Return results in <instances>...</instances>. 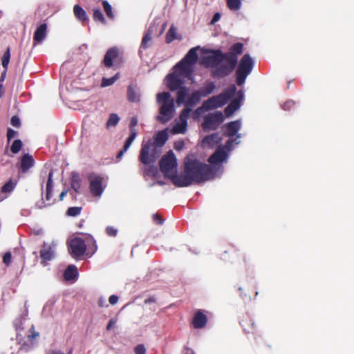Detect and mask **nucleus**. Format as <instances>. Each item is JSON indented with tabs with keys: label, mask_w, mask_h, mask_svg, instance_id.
<instances>
[{
	"label": "nucleus",
	"mask_w": 354,
	"mask_h": 354,
	"mask_svg": "<svg viewBox=\"0 0 354 354\" xmlns=\"http://www.w3.org/2000/svg\"><path fill=\"white\" fill-rule=\"evenodd\" d=\"M243 52V44L236 42L225 53L220 49L212 50V55L205 56L201 64L212 69L211 76L214 78L227 77L237 66L235 72L236 83L238 86H242L254 67V62L249 54H245L238 64V57Z\"/></svg>",
	"instance_id": "obj_1"
},
{
	"label": "nucleus",
	"mask_w": 354,
	"mask_h": 354,
	"mask_svg": "<svg viewBox=\"0 0 354 354\" xmlns=\"http://www.w3.org/2000/svg\"><path fill=\"white\" fill-rule=\"evenodd\" d=\"M184 175L174 176V185L178 187H188L193 183L200 184L215 177L214 167L201 162L194 154L187 155L184 160Z\"/></svg>",
	"instance_id": "obj_2"
},
{
	"label": "nucleus",
	"mask_w": 354,
	"mask_h": 354,
	"mask_svg": "<svg viewBox=\"0 0 354 354\" xmlns=\"http://www.w3.org/2000/svg\"><path fill=\"white\" fill-rule=\"evenodd\" d=\"M167 139V133L165 131H161L156 134L153 142L151 140H149L146 143L142 144L139 156L140 161L144 165H149L150 162H153V155L149 156L151 149L153 147V151H155L156 147H162Z\"/></svg>",
	"instance_id": "obj_3"
},
{
	"label": "nucleus",
	"mask_w": 354,
	"mask_h": 354,
	"mask_svg": "<svg viewBox=\"0 0 354 354\" xmlns=\"http://www.w3.org/2000/svg\"><path fill=\"white\" fill-rule=\"evenodd\" d=\"M236 87L231 84L228 88L224 89L219 95L213 96L203 102L202 107L196 109H203L206 111L215 109L224 106L236 93Z\"/></svg>",
	"instance_id": "obj_4"
},
{
	"label": "nucleus",
	"mask_w": 354,
	"mask_h": 354,
	"mask_svg": "<svg viewBox=\"0 0 354 354\" xmlns=\"http://www.w3.org/2000/svg\"><path fill=\"white\" fill-rule=\"evenodd\" d=\"M198 48V46L192 48L174 67L184 77H190L193 73L192 66L197 62L198 59L197 53Z\"/></svg>",
	"instance_id": "obj_5"
},
{
	"label": "nucleus",
	"mask_w": 354,
	"mask_h": 354,
	"mask_svg": "<svg viewBox=\"0 0 354 354\" xmlns=\"http://www.w3.org/2000/svg\"><path fill=\"white\" fill-rule=\"evenodd\" d=\"M160 169L165 177L170 179L174 185V176H179L177 174V160L172 151H169L164 155L159 162Z\"/></svg>",
	"instance_id": "obj_6"
},
{
	"label": "nucleus",
	"mask_w": 354,
	"mask_h": 354,
	"mask_svg": "<svg viewBox=\"0 0 354 354\" xmlns=\"http://www.w3.org/2000/svg\"><path fill=\"white\" fill-rule=\"evenodd\" d=\"M223 120L224 116L223 113L216 111L212 113H209L204 117L202 126L205 131L216 130Z\"/></svg>",
	"instance_id": "obj_7"
},
{
	"label": "nucleus",
	"mask_w": 354,
	"mask_h": 354,
	"mask_svg": "<svg viewBox=\"0 0 354 354\" xmlns=\"http://www.w3.org/2000/svg\"><path fill=\"white\" fill-rule=\"evenodd\" d=\"M89 189L93 196L100 197L104 192L102 186L104 178L102 176L91 173L88 176Z\"/></svg>",
	"instance_id": "obj_8"
},
{
	"label": "nucleus",
	"mask_w": 354,
	"mask_h": 354,
	"mask_svg": "<svg viewBox=\"0 0 354 354\" xmlns=\"http://www.w3.org/2000/svg\"><path fill=\"white\" fill-rule=\"evenodd\" d=\"M86 250L84 241L80 237L72 239L68 244V251L74 258H78L84 255Z\"/></svg>",
	"instance_id": "obj_9"
},
{
	"label": "nucleus",
	"mask_w": 354,
	"mask_h": 354,
	"mask_svg": "<svg viewBox=\"0 0 354 354\" xmlns=\"http://www.w3.org/2000/svg\"><path fill=\"white\" fill-rule=\"evenodd\" d=\"M174 109V100L171 99L169 102L162 103L160 109V115L157 117V120L162 123L169 122L173 118Z\"/></svg>",
	"instance_id": "obj_10"
},
{
	"label": "nucleus",
	"mask_w": 354,
	"mask_h": 354,
	"mask_svg": "<svg viewBox=\"0 0 354 354\" xmlns=\"http://www.w3.org/2000/svg\"><path fill=\"white\" fill-rule=\"evenodd\" d=\"M178 71L176 70V73L169 74L166 77L167 86L171 91H174L184 86V80L181 78Z\"/></svg>",
	"instance_id": "obj_11"
},
{
	"label": "nucleus",
	"mask_w": 354,
	"mask_h": 354,
	"mask_svg": "<svg viewBox=\"0 0 354 354\" xmlns=\"http://www.w3.org/2000/svg\"><path fill=\"white\" fill-rule=\"evenodd\" d=\"M241 122L239 120H234L226 123L223 127V134L227 137H233L236 136V138H240L241 134L238 133L241 129Z\"/></svg>",
	"instance_id": "obj_12"
},
{
	"label": "nucleus",
	"mask_w": 354,
	"mask_h": 354,
	"mask_svg": "<svg viewBox=\"0 0 354 354\" xmlns=\"http://www.w3.org/2000/svg\"><path fill=\"white\" fill-rule=\"evenodd\" d=\"M240 324L243 330L248 334H256L257 328L254 320L248 315H243L241 319Z\"/></svg>",
	"instance_id": "obj_13"
},
{
	"label": "nucleus",
	"mask_w": 354,
	"mask_h": 354,
	"mask_svg": "<svg viewBox=\"0 0 354 354\" xmlns=\"http://www.w3.org/2000/svg\"><path fill=\"white\" fill-rule=\"evenodd\" d=\"M227 157V152L224 148L218 147L214 153L208 158V162L212 165L222 163Z\"/></svg>",
	"instance_id": "obj_14"
},
{
	"label": "nucleus",
	"mask_w": 354,
	"mask_h": 354,
	"mask_svg": "<svg viewBox=\"0 0 354 354\" xmlns=\"http://www.w3.org/2000/svg\"><path fill=\"white\" fill-rule=\"evenodd\" d=\"M207 322V316L201 310H198L193 317L192 325L195 328H203L206 326Z\"/></svg>",
	"instance_id": "obj_15"
},
{
	"label": "nucleus",
	"mask_w": 354,
	"mask_h": 354,
	"mask_svg": "<svg viewBox=\"0 0 354 354\" xmlns=\"http://www.w3.org/2000/svg\"><path fill=\"white\" fill-rule=\"evenodd\" d=\"M119 55V50L117 48L113 47L109 48L104 57L103 64L107 67L110 68L113 64V60L116 59Z\"/></svg>",
	"instance_id": "obj_16"
},
{
	"label": "nucleus",
	"mask_w": 354,
	"mask_h": 354,
	"mask_svg": "<svg viewBox=\"0 0 354 354\" xmlns=\"http://www.w3.org/2000/svg\"><path fill=\"white\" fill-rule=\"evenodd\" d=\"M35 164L32 156L28 153L23 155L21 159L19 172L26 173Z\"/></svg>",
	"instance_id": "obj_17"
},
{
	"label": "nucleus",
	"mask_w": 354,
	"mask_h": 354,
	"mask_svg": "<svg viewBox=\"0 0 354 354\" xmlns=\"http://www.w3.org/2000/svg\"><path fill=\"white\" fill-rule=\"evenodd\" d=\"M252 258L250 254L243 253L239 257L237 265L240 268L248 270L252 266Z\"/></svg>",
	"instance_id": "obj_18"
},
{
	"label": "nucleus",
	"mask_w": 354,
	"mask_h": 354,
	"mask_svg": "<svg viewBox=\"0 0 354 354\" xmlns=\"http://www.w3.org/2000/svg\"><path fill=\"white\" fill-rule=\"evenodd\" d=\"M47 35V25L46 24H41L36 30L33 35V40L35 43H41L46 38Z\"/></svg>",
	"instance_id": "obj_19"
},
{
	"label": "nucleus",
	"mask_w": 354,
	"mask_h": 354,
	"mask_svg": "<svg viewBox=\"0 0 354 354\" xmlns=\"http://www.w3.org/2000/svg\"><path fill=\"white\" fill-rule=\"evenodd\" d=\"M10 59V48L8 47L5 53H3L1 57V63L3 67V71H2L0 76V82H2L5 80L6 72L8 70V64Z\"/></svg>",
	"instance_id": "obj_20"
},
{
	"label": "nucleus",
	"mask_w": 354,
	"mask_h": 354,
	"mask_svg": "<svg viewBox=\"0 0 354 354\" xmlns=\"http://www.w3.org/2000/svg\"><path fill=\"white\" fill-rule=\"evenodd\" d=\"M176 91V104L178 106L183 104L185 105L186 98L188 97L189 88L184 86Z\"/></svg>",
	"instance_id": "obj_21"
},
{
	"label": "nucleus",
	"mask_w": 354,
	"mask_h": 354,
	"mask_svg": "<svg viewBox=\"0 0 354 354\" xmlns=\"http://www.w3.org/2000/svg\"><path fill=\"white\" fill-rule=\"evenodd\" d=\"M73 12L75 17L82 23L88 21V17L85 10L78 4H75L73 7Z\"/></svg>",
	"instance_id": "obj_22"
},
{
	"label": "nucleus",
	"mask_w": 354,
	"mask_h": 354,
	"mask_svg": "<svg viewBox=\"0 0 354 354\" xmlns=\"http://www.w3.org/2000/svg\"><path fill=\"white\" fill-rule=\"evenodd\" d=\"M202 95L199 93V91H194L192 93L187 97V100L185 102V106H189V108L194 106L201 101Z\"/></svg>",
	"instance_id": "obj_23"
},
{
	"label": "nucleus",
	"mask_w": 354,
	"mask_h": 354,
	"mask_svg": "<svg viewBox=\"0 0 354 354\" xmlns=\"http://www.w3.org/2000/svg\"><path fill=\"white\" fill-rule=\"evenodd\" d=\"M221 141V138L218 136V133H214L211 135L205 136L203 139V143L204 145H207L211 147H214Z\"/></svg>",
	"instance_id": "obj_24"
},
{
	"label": "nucleus",
	"mask_w": 354,
	"mask_h": 354,
	"mask_svg": "<svg viewBox=\"0 0 354 354\" xmlns=\"http://www.w3.org/2000/svg\"><path fill=\"white\" fill-rule=\"evenodd\" d=\"M152 33L153 30L151 29H148L145 33L140 46L139 53H141L142 50H146L149 47V43L152 40Z\"/></svg>",
	"instance_id": "obj_25"
},
{
	"label": "nucleus",
	"mask_w": 354,
	"mask_h": 354,
	"mask_svg": "<svg viewBox=\"0 0 354 354\" xmlns=\"http://www.w3.org/2000/svg\"><path fill=\"white\" fill-rule=\"evenodd\" d=\"M78 275L77 268L74 265L68 266L64 271V277L67 281L75 279Z\"/></svg>",
	"instance_id": "obj_26"
},
{
	"label": "nucleus",
	"mask_w": 354,
	"mask_h": 354,
	"mask_svg": "<svg viewBox=\"0 0 354 354\" xmlns=\"http://www.w3.org/2000/svg\"><path fill=\"white\" fill-rule=\"evenodd\" d=\"M241 106L240 100L234 99L230 103L225 107L224 112L227 116H230L233 114L237 109H239Z\"/></svg>",
	"instance_id": "obj_27"
},
{
	"label": "nucleus",
	"mask_w": 354,
	"mask_h": 354,
	"mask_svg": "<svg viewBox=\"0 0 354 354\" xmlns=\"http://www.w3.org/2000/svg\"><path fill=\"white\" fill-rule=\"evenodd\" d=\"M127 99L131 102H137L140 100V95L133 84L128 86Z\"/></svg>",
	"instance_id": "obj_28"
},
{
	"label": "nucleus",
	"mask_w": 354,
	"mask_h": 354,
	"mask_svg": "<svg viewBox=\"0 0 354 354\" xmlns=\"http://www.w3.org/2000/svg\"><path fill=\"white\" fill-rule=\"evenodd\" d=\"M215 88V84L213 82H209L206 83L205 86L200 88L198 91L202 97H206L212 93Z\"/></svg>",
	"instance_id": "obj_29"
},
{
	"label": "nucleus",
	"mask_w": 354,
	"mask_h": 354,
	"mask_svg": "<svg viewBox=\"0 0 354 354\" xmlns=\"http://www.w3.org/2000/svg\"><path fill=\"white\" fill-rule=\"evenodd\" d=\"M53 171H50V173L48 174V180H47V183H46V197H45V199L46 201H50L52 198V191H53Z\"/></svg>",
	"instance_id": "obj_30"
},
{
	"label": "nucleus",
	"mask_w": 354,
	"mask_h": 354,
	"mask_svg": "<svg viewBox=\"0 0 354 354\" xmlns=\"http://www.w3.org/2000/svg\"><path fill=\"white\" fill-rule=\"evenodd\" d=\"M17 184V180L10 178L7 183H6L1 188V192L5 194L11 193L15 188Z\"/></svg>",
	"instance_id": "obj_31"
},
{
	"label": "nucleus",
	"mask_w": 354,
	"mask_h": 354,
	"mask_svg": "<svg viewBox=\"0 0 354 354\" xmlns=\"http://www.w3.org/2000/svg\"><path fill=\"white\" fill-rule=\"evenodd\" d=\"M80 178L77 173H72L71 178V187L76 192H79L81 185Z\"/></svg>",
	"instance_id": "obj_32"
},
{
	"label": "nucleus",
	"mask_w": 354,
	"mask_h": 354,
	"mask_svg": "<svg viewBox=\"0 0 354 354\" xmlns=\"http://www.w3.org/2000/svg\"><path fill=\"white\" fill-rule=\"evenodd\" d=\"M93 19L95 22H100L104 25L106 24V20L100 8H94Z\"/></svg>",
	"instance_id": "obj_33"
},
{
	"label": "nucleus",
	"mask_w": 354,
	"mask_h": 354,
	"mask_svg": "<svg viewBox=\"0 0 354 354\" xmlns=\"http://www.w3.org/2000/svg\"><path fill=\"white\" fill-rule=\"evenodd\" d=\"M102 6H103L104 10L107 17L111 20L114 19L115 15L113 12V8L111 5L106 0L102 1Z\"/></svg>",
	"instance_id": "obj_34"
},
{
	"label": "nucleus",
	"mask_w": 354,
	"mask_h": 354,
	"mask_svg": "<svg viewBox=\"0 0 354 354\" xmlns=\"http://www.w3.org/2000/svg\"><path fill=\"white\" fill-rule=\"evenodd\" d=\"M40 257L43 261H50L53 258V251L50 247L48 248L42 249L40 251Z\"/></svg>",
	"instance_id": "obj_35"
},
{
	"label": "nucleus",
	"mask_w": 354,
	"mask_h": 354,
	"mask_svg": "<svg viewBox=\"0 0 354 354\" xmlns=\"http://www.w3.org/2000/svg\"><path fill=\"white\" fill-rule=\"evenodd\" d=\"M134 139H135V133H133L131 136H129V138L127 139V140L124 143V145L123 147V149L120 151V152L118 153V154L117 156L118 158H121L123 156L124 153L128 150V149L131 145Z\"/></svg>",
	"instance_id": "obj_36"
},
{
	"label": "nucleus",
	"mask_w": 354,
	"mask_h": 354,
	"mask_svg": "<svg viewBox=\"0 0 354 354\" xmlns=\"http://www.w3.org/2000/svg\"><path fill=\"white\" fill-rule=\"evenodd\" d=\"M120 121V118L116 113H111L109 115V120L106 123V128L115 127Z\"/></svg>",
	"instance_id": "obj_37"
},
{
	"label": "nucleus",
	"mask_w": 354,
	"mask_h": 354,
	"mask_svg": "<svg viewBox=\"0 0 354 354\" xmlns=\"http://www.w3.org/2000/svg\"><path fill=\"white\" fill-rule=\"evenodd\" d=\"M176 38V28L171 26L166 34L165 41L167 44L171 43Z\"/></svg>",
	"instance_id": "obj_38"
},
{
	"label": "nucleus",
	"mask_w": 354,
	"mask_h": 354,
	"mask_svg": "<svg viewBox=\"0 0 354 354\" xmlns=\"http://www.w3.org/2000/svg\"><path fill=\"white\" fill-rule=\"evenodd\" d=\"M119 78V73L115 74L111 78L103 77L101 82L102 87H106L113 84V83Z\"/></svg>",
	"instance_id": "obj_39"
},
{
	"label": "nucleus",
	"mask_w": 354,
	"mask_h": 354,
	"mask_svg": "<svg viewBox=\"0 0 354 354\" xmlns=\"http://www.w3.org/2000/svg\"><path fill=\"white\" fill-rule=\"evenodd\" d=\"M227 6L231 10H238L241 8V0H227Z\"/></svg>",
	"instance_id": "obj_40"
},
{
	"label": "nucleus",
	"mask_w": 354,
	"mask_h": 354,
	"mask_svg": "<svg viewBox=\"0 0 354 354\" xmlns=\"http://www.w3.org/2000/svg\"><path fill=\"white\" fill-rule=\"evenodd\" d=\"M170 97H171V95L168 92L160 93L157 95V102L158 103L169 102V101L171 100Z\"/></svg>",
	"instance_id": "obj_41"
},
{
	"label": "nucleus",
	"mask_w": 354,
	"mask_h": 354,
	"mask_svg": "<svg viewBox=\"0 0 354 354\" xmlns=\"http://www.w3.org/2000/svg\"><path fill=\"white\" fill-rule=\"evenodd\" d=\"M23 147V142L21 140L17 139L14 140L12 142V145L10 147V151L12 153L16 154Z\"/></svg>",
	"instance_id": "obj_42"
},
{
	"label": "nucleus",
	"mask_w": 354,
	"mask_h": 354,
	"mask_svg": "<svg viewBox=\"0 0 354 354\" xmlns=\"http://www.w3.org/2000/svg\"><path fill=\"white\" fill-rule=\"evenodd\" d=\"M191 111L192 109L189 106H187L181 111L180 114V120L181 122L187 123V120L189 118Z\"/></svg>",
	"instance_id": "obj_43"
},
{
	"label": "nucleus",
	"mask_w": 354,
	"mask_h": 354,
	"mask_svg": "<svg viewBox=\"0 0 354 354\" xmlns=\"http://www.w3.org/2000/svg\"><path fill=\"white\" fill-rule=\"evenodd\" d=\"M187 123L181 122L174 127V131L176 133H184L186 131Z\"/></svg>",
	"instance_id": "obj_44"
},
{
	"label": "nucleus",
	"mask_w": 354,
	"mask_h": 354,
	"mask_svg": "<svg viewBox=\"0 0 354 354\" xmlns=\"http://www.w3.org/2000/svg\"><path fill=\"white\" fill-rule=\"evenodd\" d=\"M82 207H71L67 209L66 214L69 216H76L80 214Z\"/></svg>",
	"instance_id": "obj_45"
},
{
	"label": "nucleus",
	"mask_w": 354,
	"mask_h": 354,
	"mask_svg": "<svg viewBox=\"0 0 354 354\" xmlns=\"http://www.w3.org/2000/svg\"><path fill=\"white\" fill-rule=\"evenodd\" d=\"M239 142H240V140L239 138H233L231 137L230 139H228L226 141L224 148L225 149L230 151L232 149L234 144L238 145Z\"/></svg>",
	"instance_id": "obj_46"
},
{
	"label": "nucleus",
	"mask_w": 354,
	"mask_h": 354,
	"mask_svg": "<svg viewBox=\"0 0 354 354\" xmlns=\"http://www.w3.org/2000/svg\"><path fill=\"white\" fill-rule=\"evenodd\" d=\"M145 175L155 177L158 174V169L153 166H149L145 169Z\"/></svg>",
	"instance_id": "obj_47"
},
{
	"label": "nucleus",
	"mask_w": 354,
	"mask_h": 354,
	"mask_svg": "<svg viewBox=\"0 0 354 354\" xmlns=\"http://www.w3.org/2000/svg\"><path fill=\"white\" fill-rule=\"evenodd\" d=\"M138 124V121H137V119L136 118H132L131 120V122H130V135L129 136H131L132 134L133 133H135V138L137 136V131H136V129H135V127Z\"/></svg>",
	"instance_id": "obj_48"
},
{
	"label": "nucleus",
	"mask_w": 354,
	"mask_h": 354,
	"mask_svg": "<svg viewBox=\"0 0 354 354\" xmlns=\"http://www.w3.org/2000/svg\"><path fill=\"white\" fill-rule=\"evenodd\" d=\"M30 334L28 335V339L29 341L32 342L36 337L39 336V333L36 332L35 330V327L33 325H32L31 328H30Z\"/></svg>",
	"instance_id": "obj_49"
},
{
	"label": "nucleus",
	"mask_w": 354,
	"mask_h": 354,
	"mask_svg": "<svg viewBox=\"0 0 354 354\" xmlns=\"http://www.w3.org/2000/svg\"><path fill=\"white\" fill-rule=\"evenodd\" d=\"M10 123L12 126L15 128H19L21 127V121L17 115H14L11 118Z\"/></svg>",
	"instance_id": "obj_50"
},
{
	"label": "nucleus",
	"mask_w": 354,
	"mask_h": 354,
	"mask_svg": "<svg viewBox=\"0 0 354 354\" xmlns=\"http://www.w3.org/2000/svg\"><path fill=\"white\" fill-rule=\"evenodd\" d=\"M135 354H146L147 350L144 344H138L135 347Z\"/></svg>",
	"instance_id": "obj_51"
},
{
	"label": "nucleus",
	"mask_w": 354,
	"mask_h": 354,
	"mask_svg": "<svg viewBox=\"0 0 354 354\" xmlns=\"http://www.w3.org/2000/svg\"><path fill=\"white\" fill-rule=\"evenodd\" d=\"M17 131H15V130L10 129V128H8L7 130V134H6L8 142H10V140L17 136Z\"/></svg>",
	"instance_id": "obj_52"
},
{
	"label": "nucleus",
	"mask_w": 354,
	"mask_h": 354,
	"mask_svg": "<svg viewBox=\"0 0 354 354\" xmlns=\"http://www.w3.org/2000/svg\"><path fill=\"white\" fill-rule=\"evenodd\" d=\"M106 232L110 236H115L118 234V230L112 226H108L106 228Z\"/></svg>",
	"instance_id": "obj_53"
},
{
	"label": "nucleus",
	"mask_w": 354,
	"mask_h": 354,
	"mask_svg": "<svg viewBox=\"0 0 354 354\" xmlns=\"http://www.w3.org/2000/svg\"><path fill=\"white\" fill-rule=\"evenodd\" d=\"M153 220L158 225H162L164 222L161 215L158 213L153 214Z\"/></svg>",
	"instance_id": "obj_54"
},
{
	"label": "nucleus",
	"mask_w": 354,
	"mask_h": 354,
	"mask_svg": "<svg viewBox=\"0 0 354 354\" xmlns=\"http://www.w3.org/2000/svg\"><path fill=\"white\" fill-rule=\"evenodd\" d=\"M12 255L10 252H6L3 257V262L8 266L11 262Z\"/></svg>",
	"instance_id": "obj_55"
},
{
	"label": "nucleus",
	"mask_w": 354,
	"mask_h": 354,
	"mask_svg": "<svg viewBox=\"0 0 354 354\" xmlns=\"http://www.w3.org/2000/svg\"><path fill=\"white\" fill-rule=\"evenodd\" d=\"M295 105V102L294 101L292 100H289V101H287L283 105H282V108L284 110H290V108Z\"/></svg>",
	"instance_id": "obj_56"
},
{
	"label": "nucleus",
	"mask_w": 354,
	"mask_h": 354,
	"mask_svg": "<svg viewBox=\"0 0 354 354\" xmlns=\"http://www.w3.org/2000/svg\"><path fill=\"white\" fill-rule=\"evenodd\" d=\"M184 145H185V143L183 141H182V140L177 141L174 144V149L176 151H180L183 149Z\"/></svg>",
	"instance_id": "obj_57"
},
{
	"label": "nucleus",
	"mask_w": 354,
	"mask_h": 354,
	"mask_svg": "<svg viewBox=\"0 0 354 354\" xmlns=\"http://www.w3.org/2000/svg\"><path fill=\"white\" fill-rule=\"evenodd\" d=\"M116 322H117L116 319H115L113 318H111L109 320V323H108V324L106 326V330H111L114 327V326L115 325Z\"/></svg>",
	"instance_id": "obj_58"
},
{
	"label": "nucleus",
	"mask_w": 354,
	"mask_h": 354,
	"mask_svg": "<svg viewBox=\"0 0 354 354\" xmlns=\"http://www.w3.org/2000/svg\"><path fill=\"white\" fill-rule=\"evenodd\" d=\"M221 19V14H220L219 12H216V13L214 15V16H213V17H212V20H211L210 24H211L212 25H214V24H215L218 21H219V19Z\"/></svg>",
	"instance_id": "obj_59"
},
{
	"label": "nucleus",
	"mask_w": 354,
	"mask_h": 354,
	"mask_svg": "<svg viewBox=\"0 0 354 354\" xmlns=\"http://www.w3.org/2000/svg\"><path fill=\"white\" fill-rule=\"evenodd\" d=\"M109 301L111 305H115L118 301V297L115 295H112L109 298Z\"/></svg>",
	"instance_id": "obj_60"
},
{
	"label": "nucleus",
	"mask_w": 354,
	"mask_h": 354,
	"mask_svg": "<svg viewBox=\"0 0 354 354\" xmlns=\"http://www.w3.org/2000/svg\"><path fill=\"white\" fill-rule=\"evenodd\" d=\"M156 302V298L154 297H150L145 300V304H148Z\"/></svg>",
	"instance_id": "obj_61"
},
{
	"label": "nucleus",
	"mask_w": 354,
	"mask_h": 354,
	"mask_svg": "<svg viewBox=\"0 0 354 354\" xmlns=\"http://www.w3.org/2000/svg\"><path fill=\"white\" fill-rule=\"evenodd\" d=\"M97 304L100 307L108 306V305H105V300L103 298H100Z\"/></svg>",
	"instance_id": "obj_62"
},
{
	"label": "nucleus",
	"mask_w": 354,
	"mask_h": 354,
	"mask_svg": "<svg viewBox=\"0 0 354 354\" xmlns=\"http://www.w3.org/2000/svg\"><path fill=\"white\" fill-rule=\"evenodd\" d=\"M244 94L243 92L240 90L237 92V97L236 99L240 100V102L243 99Z\"/></svg>",
	"instance_id": "obj_63"
},
{
	"label": "nucleus",
	"mask_w": 354,
	"mask_h": 354,
	"mask_svg": "<svg viewBox=\"0 0 354 354\" xmlns=\"http://www.w3.org/2000/svg\"><path fill=\"white\" fill-rule=\"evenodd\" d=\"M48 354H64V353L59 351L53 350V351H50L49 353H48Z\"/></svg>",
	"instance_id": "obj_64"
}]
</instances>
